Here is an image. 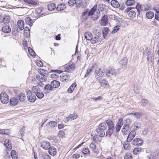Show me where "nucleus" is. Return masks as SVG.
<instances>
[{
    "mask_svg": "<svg viewBox=\"0 0 159 159\" xmlns=\"http://www.w3.org/2000/svg\"><path fill=\"white\" fill-rule=\"evenodd\" d=\"M51 84L52 88H57L59 86L60 83L57 80H54L51 82Z\"/></svg>",
    "mask_w": 159,
    "mask_h": 159,
    "instance_id": "nucleus-24",
    "label": "nucleus"
},
{
    "mask_svg": "<svg viewBox=\"0 0 159 159\" xmlns=\"http://www.w3.org/2000/svg\"><path fill=\"white\" fill-rule=\"evenodd\" d=\"M80 156V155L78 154H74L72 155V158L73 159H76L79 158Z\"/></svg>",
    "mask_w": 159,
    "mask_h": 159,
    "instance_id": "nucleus-63",
    "label": "nucleus"
},
{
    "mask_svg": "<svg viewBox=\"0 0 159 159\" xmlns=\"http://www.w3.org/2000/svg\"><path fill=\"white\" fill-rule=\"evenodd\" d=\"M49 124L51 125V127H55L57 126V123L54 121H51L49 122Z\"/></svg>",
    "mask_w": 159,
    "mask_h": 159,
    "instance_id": "nucleus-57",
    "label": "nucleus"
},
{
    "mask_svg": "<svg viewBox=\"0 0 159 159\" xmlns=\"http://www.w3.org/2000/svg\"><path fill=\"white\" fill-rule=\"evenodd\" d=\"M66 8L64 4H61L57 7V9L58 11H61L64 10Z\"/></svg>",
    "mask_w": 159,
    "mask_h": 159,
    "instance_id": "nucleus-40",
    "label": "nucleus"
},
{
    "mask_svg": "<svg viewBox=\"0 0 159 159\" xmlns=\"http://www.w3.org/2000/svg\"><path fill=\"white\" fill-rule=\"evenodd\" d=\"M2 30L4 33H9L11 31V27L9 25H5L2 28Z\"/></svg>",
    "mask_w": 159,
    "mask_h": 159,
    "instance_id": "nucleus-23",
    "label": "nucleus"
},
{
    "mask_svg": "<svg viewBox=\"0 0 159 159\" xmlns=\"http://www.w3.org/2000/svg\"><path fill=\"white\" fill-rule=\"evenodd\" d=\"M99 83L101 86L103 87L108 88L109 87V85L108 82L105 79L100 80Z\"/></svg>",
    "mask_w": 159,
    "mask_h": 159,
    "instance_id": "nucleus-12",
    "label": "nucleus"
},
{
    "mask_svg": "<svg viewBox=\"0 0 159 159\" xmlns=\"http://www.w3.org/2000/svg\"><path fill=\"white\" fill-rule=\"evenodd\" d=\"M57 150L56 148L53 146L51 147L48 149V153L51 155L54 156L57 154Z\"/></svg>",
    "mask_w": 159,
    "mask_h": 159,
    "instance_id": "nucleus-16",
    "label": "nucleus"
},
{
    "mask_svg": "<svg viewBox=\"0 0 159 159\" xmlns=\"http://www.w3.org/2000/svg\"><path fill=\"white\" fill-rule=\"evenodd\" d=\"M36 65L39 67H42L43 66V62L40 61H39L36 62Z\"/></svg>",
    "mask_w": 159,
    "mask_h": 159,
    "instance_id": "nucleus-62",
    "label": "nucleus"
},
{
    "mask_svg": "<svg viewBox=\"0 0 159 159\" xmlns=\"http://www.w3.org/2000/svg\"><path fill=\"white\" fill-rule=\"evenodd\" d=\"M106 73V75L108 77L111 76H115L116 75V71L113 68L107 70Z\"/></svg>",
    "mask_w": 159,
    "mask_h": 159,
    "instance_id": "nucleus-10",
    "label": "nucleus"
},
{
    "mask_svg": "<svg viewBox=\"0 0 159 159\" xmlns=\"http://www.w3.org/2000/svg\"><path fill=\"white\" fill-rule=\"evenodd\" d=\"M0 98L1 102L3 104H6L8 102L9 97L4 92L1 93L0 95Z\"/></svg>",
    "mask_w": 159,
    "mask_h": 159,
    "instance_id": "nucleus-5",
    "label": "nucleus"
},
{
    "mask_svg": "<svg viewBox=\"0 0 159 159\" xmlns=\"http://www.w3.org/2000/svg\"><path fill=\"white\" fill-rule=\"evenodd\" d=\"M63 67L65 71L69 72L74 70L75 68V65L73 63H71V62H69L65 65Z\"/></svg>",
    "mask_w": 159,
    "mask_h": 159,
    "instance_id": "nucleus-4",
    "label": "nucleus"
},
{
    "mask_svg": "<svg viewBox=\"0 0 159 159\" xmlns=\"http://www.w3.org/2000/svg\"><path fill=\"white\" fill-rule=\"evenodd\" d=\"M123 120L122 119H119L118 122L116 126V132H118L120 129L123 124Z\"/></svg>",
    "mask_w": 159,
    "mask_h": 159,
    "instance_id": "nucleus-14",
    "label": "nucleus"
},
{
    "mask_svg": "<svg viewBox=\"0 0 159 159\" xmlns=\"http://www.w3.org/2000/svg\"><path fill=\"white\" fill-rule=\"evenodd\" d=\"M35 95L39 99H42L44 96L43 93L42 92H40V91L36 94Z\"/></svg>",
    "mask_w": 159,
    "mask_h": 159,
    "instance_id": "nucleus-51",
    "label": "nucleus"
},
{
    "mask_svg": "<svg viewBox=\"0 0 159 159\" xmlns=\"http://www.w3.org/2000/svg\"><path fill=\"white\" fill-rule=\"evenodd\" d=\"M18 102L17 98L15 97L12 98L10 100V104L12 106H15L17 104Z\"/></svg>",
    "mask_w": 159,
    "mask_h": 159,
    "instance_id": "nucleus-21",
    "label": "nucleus"
},
{
    "mask_svg": "<svg viewBox=\"0 0 159 159\" xmlns=\"http://www.w3.org/2000/svg\"><path fill=\"white\" fill-rule=\"evenodd\" d=\"M136 135V132L135 130L131 131L128 135L127 139V141L128 142H131L134 138Z\"/></svg>",
    "mask_w": 159,
    "mask_h": 159,
    "instance_id": "nucleus-11",
    "label": "nucleus"
},
{
    "mask_svg": "<svg viewBox=\"0 0 159 159\" xmlns=\"http://www.w3.org/2000/svg\"><path fill=\"white\" fill-rule=\"evenodd\" d=\"M82 153L84 154H88L90 153L89 149L88 148H85L82 151Z\"/></svg>",
    "mask_w": 159,
    "mask_h": 159,
    "instance_id": "nucleus-55",
    "label": "nucleus"
},
{
    "mask_svg": "<svg viewBox=\"0 0 159 159\" xmlns=\"http://www.w3.org/2000/svg\"><path fill=\"white\" fill-rule=\"evenodd\" d=\"M32 92H33L34 93L36 94L38 92L40 91V89L38 86H34L31 89Z\"/></svg>",
    "mask_w": 159,
    "mask_h": 159,
    "instance_id": "nucleus-39",
    "label": "nucleus"
},
{
    "mask_svg": "<svg viewBox=\"0 0 159 159\" xmlns=\"http://www.w3.org/2000/svg\"><path fill=\"white\" fill-rule=\"evenodd\" d=\"M100 40V38L98 36H95L92 37V39L90 41V43L92 44H94L98 42L99 43Z\"/></svg>",
    "mask_w": 159,
    "mask_h": 159,
    "instance_id": "nucleus-22",
    "label": "nucleus"
},
{
    "mask_svg": "<svg viewBox=\"0 0 159 159\" xmlns=\"http://www.w3.org/2000/svg\"><path fill=\"white\" fill-rule=\"evenodd\" d=\"M130 130V128L129 125H125L121 129V132L123 133H125L126 132H129Z\"/></svg>",
    "mask_w": 159,
    "mask_h": 159,
    "instance_id": "nucleus-20",
    "label": "nucleus"
},
{
    "mask_svg": "<svg viewBox=\"0 0 159 159\" xmlns=\"http://www.w3.org/2000/svg\"><path fill=\"white\" fill-rule=\"evenodd\" d=\"M17 98L19 99L20 101L23 102L25 100L26 97L24 93H20L18 95Z\"/></svg>",
    "mask_w": 159,
    "mask_h": 159,
    "instance_id": "nucleus-27",
    "label": "nucleus"
},
{
    "mask_svg": "<svg viewBox=\"0 0 159 159\" xmlns=\"http://www.w3.org/2000/svg\"><path fill=\"white\" fill-rule=\"evenodd\" d=\"M124 159H132V154L130 153H126L125 155Z\"/></svg>",
    "mask_w": 159,
    "mask_h": 159,
    "instance_id": "nucleus-53",
    "label": "nucleus"
},
{
    "mask_svg": "<svg viewBox=\"0 0 159 159\" xmlns=\"http://www.w3.org/2000/svg\"><path fill=\"white\" fill-rule=\"evenodd\" d=\"M4 145L8 150H10L12 148L11 142L8 139H6L4 143Z\"/></svg>",
    "mask_w": 159,
    "mask_h": 159,
    "instance_id": "nucleus-18",
    "label": "nucleus"
},
{
    "mask_svg": "<svg viewBox=\"0 0 159 159\" xmlns=\"http://www.w3.org/2000/svg\"><path fill=\"white\" fill-rule=\"evenodd\" d=\"M128 60L126 58L124 57L123 59L121 60L120 62V63L123 66H126Z\"/></svg>",
    "mask_w": 159,
    "mask_h": 159,
    "instance_id": "nucleus-36",
    "label": "nucleus"
},
{
    "mask_svg": "<svg viewBox=\"0 0 159 159\" xmlns=\"http://www.w3.org/2000/svg\"><path fill=\"white\" fill-rule=\"evenodd\" d=\"M142 105L143 106H146L148 104V100L146 99H143L142 101Z\"/></svg>",
    "mask_w": 159,
    "mask_h": 159,
    "instance_id": "nucleus-59",
    "label": "nucleus"
},
{
    "mask_svg": "<svg viewBox=\"0 0 159 159\" xmlns=\"http://www.w3.org/2000/svg\"><path fill=\"white\" fill-rule=\"evenodd\" d=\"M70 76L67 73H64L61 75L60 76V79L61 81H66L69 79Z\"/></svg>",
    "mask_w": 159,
    "mask_h": 159,
    "instance_id": "nucleus-19",
    "label": "nucleus"
},
{
    "mask_svg": "<svg viewBox=\"0 0 159 159\" xmlns=\"http://www.w3.org/2000/svg\"><path fill=\"white\" fill-rule=\"evenodd\" d=\"M10 18L9 16H0V23L7 24L9 22Z\"/></svg>",
    "mask_w": 159,
    "mask_h": 159,
    "instance_id": "nucleus-9",
    "label": "nucleus"
},
{
    "mask_svg": "<svg viewBox=\"0 0 159 159\" xmlns=\"http://www.w3.org/2000/svg\"><path fill=\"white\" fill-rule=\"evenodd\" d=\"M65 135V133L63 130H60L58 134V136L61 138H62Z\"/></svg>",
    "mask_w": 159,
    "mask_h": 159,
    "instance_id": "nucleus-56",
    "label": "nucleus"
},
{
    "mask_svg": "<svg viewBox=\"0 0 159 159\" xmlns=\"http://www.w3.org/2000/svg\"><path fill=\"white\" fill-rule=\"evenodd\" d=\"M130 115H132L133 116H134L135 118H136L137 119H140L142 116V114L139 112L131 113Z\"/></svg>",
    "mask_w": 159,
    "mask_h": 159,
    "instance_id": "nucleus-33",
    "label": "nucleus"
},
{
    "mask_svg": "<svg viewBox=\"0 0 159 159\" xmlns=\"http://www.w3.org/2000/svg\"><path fill=\"white\" fill-rule=\"evenodd\" d=\"M95 73V78L97 79H98L104 75L105 71L99 68L98 70H96Z\"/></svg>",
    "mask_w": 159,
    "mask_h": 159,
    "instance_id": "nucleus-7",
    "label": "nucleus"
},
{
    "mask_svg": "<svg viewBox=\"0 0 159 159\" xmlns=\"http://www.w3.org/2000/svg\"><path fill=\"white\" fill-rule=\"evenodd\" d=\"M109 30L107 27H105L102 30L103 36L104 38L105 37L108 32Z\"/></svg>",
    "mask_w": 159,
    "mask_h": 159,
    "instance_id": "nucleus-45",
    "label": "nucleus"
},
{
    "mask_svg": "<svg viewBox=\"0 0 159 159\" xmlns=\"http://www.w3.org/2000/svg\"><path fill=\"white\" fill-rule=\"evenodd\" d=\"M48 9L49 10L52 11L56 8L55 5L54 3H50L48 6Z\"/></svg>",
    "mask_w": 159,
    "mask_h": 159,
    "instance_id": "nucleus-37",
    "label": "nucleus"
},
{
    "mask_svg": "<svg viewBox=\"0 0 159 159\" xmlns=\"http://www.w3.org/2000/svg\"><path fill=\"white\" fill-rule=\"evenodd\" d=\"M68 5L70 6H73L75 4H77L76 0H69L68 2Z\"/></svg>",
    "mask_w": 159,
    "mask_h": 159,
    "instance_id": "nucleus-48",
    "label": "nucleus"
},
{
    "mask_svg": "<svg viewBox=\"0 0 159 159\" xmlns=\"http://www.w3.org/2000/svg\"><path fill=\"white\" fill-rule=\"evenodd\" d=\"M134 126L136 128L134 129L135 130L139 129L141 127V123L138 122H135L134 123Z\"/></svg>",
    "mask_w": 159,
    "mask_h": 159,
    "instance_id": "nucleus-44",
    "label": "nucleus"
},
{
    "mask_svg": "<svg viewBox=\"0 0 159 159\" xmlns=\"http://www.w3.org/2000/svg\"><path fill=\"white\" fill-rule=\"evenodd\" d=\"M77 117V116L76 115H75V114H70L66 118L65 121L67 122L70 120H72L76 119Z\"/></svg>",
    "mask_w": 159,
    "mask_h": 159,
    "instance_id": "nucleus-25",
    "label": "nucleus"
},
{
    "mask_svg": "<svg viewBox=\"0 0 159 159\" xmlns=\"http://www.w3.org/2000/svg\"><path fill=\"white\" fill-rule=\"evenodd\" d=\"M155 19L157 21H159V11H156L155 14Z\"/></svg>",
    "mask_w": 159,
    "mask_h": 159,
    "instance_id": "nucleus-58",
    "label": "nucleus"
},
{
    "mask_svg": "<svg viewBox=\"0 0 159 159\" xmlns=\"http://www.w3.org/2000/svg\"><path fill=\"white\" fill-rule=\"evenodd\" d=\"M50 143L47 141H43L42 142L41 147L45 150L49 149L50 147Z\"/></svg>",
    "mask_w": 159,
    "mask_h": 159,
    "instance_id": "nucleus-13",
    "label": "nucleus"
},
{
    "mask_svg": "<svg viewBox=\"0 0 159 159\" xmlns=\"http://www.w3.org/2000/svg\"><path fill=\"white\" fill-rule=\"evenodd\" d=\"M93 37L92 34L89 32H86L84 34V37L87 40L90 41Z\"/></svg>",
    "mask_w": 159,
    "mask_h": 159,
    "instance_id": "nucleus-29",
    "label": "nucleus"
},
{
    "mask_svg": "<svg viewBox=\"0 0 159 159\" xmlns=\"http://www.w3.org/2000/svg\"><path fill=\"white\" fill-rule=\"evenodd\" d=\"M142 150V149L141 148H136L134 149L133 152V153L135 155L137 154L141 151Z\"/></svg>",
    "mask_w": 159,
    "mask_h": 159,
    "instance_id": "nucleus-43",
    "label": "nucleus"
},
{
    "mask_svg": "<svg viewBox=\"0 0 159 159\" xmlns=\"http://www.w3.org/2000/svg\"><path fill=\"white\" fill-rule=\"evenodd\" d=\"M111 5L115 8L119 7L120 4L118 2L115 0H112L111 2Z\"/></svg>",
    "mask_w": 159,
    "mask_h": 159,
    "instance_id": "nucleus-30",
    "label": "nucleus"
},
{
    "mask_svg": "<svg viewBox=\"0 0 159 159\" xmlns=\"http://www.w3.org/2000/svg\"><path fill=\"white\" fill-rule=\"evenodd\" d=\"M136 15L135 12L134 11H129L128 14L129 16L132 18L135 17L136 16Z\"/></svg>",
    "mask_w": 159,
    "mask_h": 159,
    "instance_id": "nucleus-52",
    "label": "nucleus"
},
{
    "mask_svg": "<svg viewBox=\"0 0 159 159\" xmlns=\"http://www.w3.org/2000/svg\"><path fill=\"white\" fill-rule=\"evenodd\" d=\"M120 26L119 25H117L114 27L113 28V30L112 31V33H115L118 31L120 29Z\"/></svg>",
    "mask_w": 159,
    "mask_h": 159,
    "instance_id": "nucleus-54",
    "label": "nucleus"
},
{
    "mask_svg": "<svg viewBox=\"0 0 159 159\" xmlns=\"http://www.w3.org/2000/svg\"><path fill=\"white\" fill-rule=\"evenodd\" d=\"M135 2L133 0H127L125 2V4L127 6H130L133 5Z\"/></svg>",
    "mask_w": 159,
    "mask_h": 159,
    "instance_id": "nucleus-42",
    "label": "nucleus"
},
{
    "mask_svg": "<svg viewBox=\"0 0 159 159\" xmlns=\"http://www.w3.org/2000/svg\"><path fill=\"white\" fill-rule=\"evenodd\" d=\"M92 140L95 143H98L100 141L99 137L97 135H95L93 137Z\"/></svg>",
    "mask_w": 159,
    "mask_h": 159,
    "instance_id": "nucleus-50",
    "label": "nucleus"
},
{
    "mask_svg": "<svg viewBox=\"0 0 159 159\" xmlns=\"http://www.w3.org/2000/svg\"><path fill=\"white\" fill-rule=\"evenodd\" d=\"M90 147L92 149L93 152L96 153H98V151L96 149V146L95 144L93 143H92L90 145Z\"/></svg>",
    "mask_w": 159,
    "mask_h": 159,
    "instance_id": "nucleus-35",
    "label": "nucleus"
},
{
    "mask_svg": "<svg viewBox=\"0 0 159 159\" xmlns=\"http://www.w3.org/2000/svg\"><path fill=\"white\" fill-rule=\"evenodd\" d=\"M51 77L54 79H56L58 77V75L55 73H53L52 74L50 75Z\"/></svg>",
    "mask_w": 159,
    "mask_h": 159,
    "instance_id": "nucleus-61",
    "label": "nucleus"
},
{
    "mask_svg": "<svg viewBox=\"0 0 159 159\" xmlns=\"http://www.w3.org/2000/svg\"><path fill=\"white\" fill-rule=\"evenodd\" d=\"M76 85V83L74 82L73 83L68 89V92L70 93H72L74 89L75 88Z\"/></svg>",
    "mask_w": 159,
    "mask_h": 159,
    "instance_id": "nucleus-31",
    "label": "nucleus"
},
{
    "mask_svg": "<svg viewBox=\"0 0 159 159\" xmlns=\"http://www.w3.org/2000/svg\"><path fill=\"white\" fill-rule=\"evenodd\" d=\"M39 74L36 75L37 79L39 81H45L49 75V73L47 70L42 69H39L38 70Z\"/></svg>",
    "mask_w": 159,
    "mask_h": 159,
    "instance_id": "nucleus-2",
    "label": "nucleus"
},
{
    "mask_svg": "<svg viewBox=\"0 0 159 159\" xmlns=\"http://www.w3.org/2000/svg\"><path fill=\"white\" fill-rule=\"evenodd\" d=\"M11 156L13 159H17V155L16 152L15 150H12L11 152Z\"/></svg>",
    "mask_w": 159,
    "mask_h": 159,
    "instance_id": "nucleus-41",
    "label": "nucleus"
},
{
    "mask_svg": "<svg viewBox=\"0 0 159 159\" xmlns=\"http://www.w3.org/2000/svg\"><path fill=\"white\" fill-rule=\"evenodd\" d=\"M127 141L126 142H125L123 144V146L124 148L126 150H129L130 149V144Z\"/></svg>",
    "mask_w": 159,
    "mask_h": 159,
    "instance_id": "nucleus-46",
    "label": "nucleus"
},
{
    "mask_svg": "<svg viewBox=\"0 0 159 159\" xmlns=\"http://www.w3.org/2000/svg\"><path fill=\"white\" fill-rule=\"evenodd\" d=\"M143 141L140 138H137L133 140L132 144L133 145L137 146H140L142 145Z\"/></svg>",
    "mask_w": 159,
    "mask_h": 159,
    "instance_id": "nucleus-8",
    "label": "nucleus"
},
{
    "mask_svg": "<svg viewBox=\"0 0 159 159\" xmlns=\"http://www.w3.org/2000/svg\"><path fill=\"white\" fill-rule=\"evenodd\" d=\"M43 90L46 91V92L49 93L52 90V86L51 85L47 84L46 85L43 89Z\"/></svg>",
    "mask_w": 159,
    "mask_h": 159,
    "instance_id": "nucleus-26",
    "label": "nucleus"
},
{
    "mask_svg": "<svg viewBox=\"0 0 159 159\" xmlns=\"http://www.w3.org/2000/svg\"><path fill=\"white\" fill-rule=\"evenodd\" d=\"M89 10L88 9L85 10L82 13V19L83 20H87L88 16H90L89 15Z\"/></svg>",
    "mask_w": 159,
    "mask_h": 159,
    "instance_id": "nucleus-15",
    "label": "nucleus"
},
{
    "mask_svg": "<svg viewBox=\"0 0 159 159\" xmlns=\"http://www.w3.org/2000/svg\"><path fill=\"white\" fill-rule=\"evenodd\" d=\"M17 25L19 28L21 30H22L24 29V23L22 20H19L18 21Z\"/></svg>",
    "mask_w": 159,
    "mask_h": 159,
    "instance_id": "nucleus-28",
    "label": "nucleus"
},
{
    "mask_svg": "<svg viewBox=\"0 0 159 159\" xmlns=\"http://www.w3.org/2000/svg\"><path fill=\"white\" fill-rule=\"evenodd\" d=\"M108 23V17L107 15H104L101 20V25L104 26L106 25Z\"/></svg>",
    "mask_w": 159,
    "mask_h": 159,
    "instance_id": "nucleus-17",
    "label": "nucleus"
},
{
    "mask_svg": "<svg viewBox=\"0 0 159 159\" xmlns=\"http://www.w3.org/2000/svg\"><path fill=\"white\" fill-rule=\"evenodd\" d=\"M97 5H95L89 11V15L91 16V18L93 20H97L100 16V12L97 10Z\"/></svg>",
    "mask_w": 159,
    "mask_h": 159,
    "instance_id": "nucleus-3",
    "label": "nucleus"
},
{
    "mask_svg": "<svg viewBox=\"0 0 159 159\" xmlns=\"http://www.w3.org/2000/svg\"><path fill=\"white\" fill-rule=\"evenodd\" d=\"M25 21L27 25L30 26H32L33 23L32 20L29 17H27L25 19Z\"/></svg>",
    "mask_w": 159,
    "mask_h": 159,
    "instance_id": "nucleus-34",
    "label": "nucleus"
},
{
    "mask_svg": "<svg viewBox=\"0 0 159 159\" xmlns=\"http://www.w3.org/2000/svg\"><path fill=\"white\" fill-rule=\"evenodd\" d=\"M105 122H102L100 123L98 126V128L96 130L98 134L100 137H102L104 136L105 133L104 130L106 129L107 125L108 127V129L106 131V136L111 137L114 131L115 127L114 125L113 121L111 120H107Z\"/></svg>",
    "mask_w": 159,
    "mask_h": 159,
    "instance_id": "nucleus-1",
    "label": "nucleus"
},
{
    "mask_svg": "<svg viewBox=\"0 0 159 159\" xmlns=\"http://www.w3.org/2000/svg\"><path fill=\"white\" fill-rule=\"evenodd\" d=\"M103 99V97L102 96H99L97 98H93L92 99L93 100L95 101L96 102L97 101L101 100Z\"/></svg>",
    "mask_w": 159,
    "mask_h": 159,
    "instance_id": "nucleus-60",
    "label": "nucleus"
},
{
    "mask_svg": "<svg viewBox=\"0 0 159 159\" xmlns=\"http://www.w3.org/2000/svg\"><path fill=\"white\" fill-rule=\"evenodd\" d=\"M28 100L30 102H34L36 99V95H33L32 92L30 90H28L26 92Z\"/></svg>",
    "mask_w": 159,
    "mask_h": 159,
    "instance_id": "nucleus-6",
    "label": "nucleus"
},
{
    "mask_svg": "<svg viewBox=\"0 0 159 159\" xmlns=\"http://www.w3.org/2000/svg\"><path fill=\"white\" fill-rule=\"evenodd\" d=\"M28 51L29 52L30 54L34 57L35 56L36 54L34 52V51L31 49L30 48H28Z\"/></svg>",
    "mask_w": 159,
    "mask_h": 159,
    "instance_id": "nucleus-49",
    "label": "nucleus"
},
{
    "mask_svg": "<svg viewBox=\"0 0 159 159\" xmlns=\"http://www.w3.org/2000/svg\"><path fill=\"white\" fill-rule=\"evenodd\" d=\"M95 64H93L92 66V68H88L87 70V71L85 74V77H87L90 74L91 72L93 70V68H94L95 66Z\"/></svg>",
    "mask_w": 159,
    "mask_h": 159,
    "instance_id": "nucleus-38",
    "label": "nucleus"
},
{
    "mask_svg": "<svg viewBox=\"0 0 159 159\" xmlns=\"http://www.w3.org/2000/svg\"><path fill=\"white\" fill-rule=\"evenodd\" d=\"M43 157V159H51L50 156L47 154H44Z\"/></svg>",
    "mask_w": 159,
    "mask_h": 159,
    "instance_id": "nucleus-64",
    "label": "nucleus"
},
{
    "mask_svg": "<svg viewBox=\"0 0 159 159\" xmlns=\"http://www.w3.org/2000/svg\"><path fill=\"white\" fill-rule=\"evenodd\" d=\"M146 16L148 19H152L154 16V13L152 11H149L146 12Z\"/></svg>",
    "mask_w": 159,
    "mask_h": 159,
    "instance_id": "nucleus-32",
    "label": "nucleus"
},
{
    "mask_svg": "<svg viewBox=\"0 0 159 159\" xmlns=\"http://www.w3.org/2000/svg\"><path fill=\"white\" fill-rule=\"evenodd\" d=\"M154 159L159 158V150H157L155 152L152 153Z\"/></svg>",
    "mask_w": 159,
    "mask_h": 159,
    "instance_id": "nucleus-47",
    "label": "nucleus"
}]
</instances>
